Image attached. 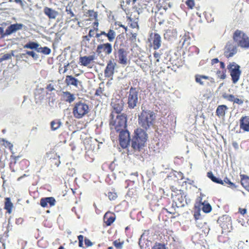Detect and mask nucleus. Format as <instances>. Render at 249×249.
<instances>
[{
  "instance_id": "1",
  "label": "nucleus",
  "mask_w": 249,
  "mask_h": 249,
  "mask_svg": "<svg viewBox=\"0 0 249 249\" xmlns=\"http://www.w3.org/2000/svg\"><path fill=\"white\" fill-rule=\"evenodd\" d=\"M147 138V134L145 131L141 128L137 129L135 131V135L132 140V147L135 151L141 150L145 146Z\"/></svg>"
},
{
  "instance_id": "2",
  "label": "nucleus",
  "mask_w": 249,
  "mask_h": 249,
  "mask_svg": "<svg viewBox=\"0 0 249 249\" xmlns=\"http://www.w3.org/2000/svg\"><path fill=\"white\" fill-rule=\"evenodd\" d=\"M155 119V113L153 111L143 110L139 117V124L142 127L147 129L153 125Z\"/></svg>"
},
{
  "instance_id": "3",
  "label": "nucleus",
  "mask_w": 249,
  "mask_h": 249,
  "mask_svg": "<svg viewBox=\"0 0 249 249\" xmlns=\"http://www.w3.org/2000/svg\"><path fill=\"white\" fill-rule=\"evenodd\" d=\"M110 128L115 130L117 132L124 130L126 126V118L125 115H118L116 116L112 115L110 121Z\"/></svg>"
},
{
  "instance_id": "4",
  "label": "nucleus",
  "mask_w": 249,
  "mask_h": 249,
  "mask_svg": "<svg viewBox=\"0 0 249 249\" xmlns=\"http://www.w3.org/2000/svg\"><path fill=\"white\" fill-rule=\"evenodd\" d=\"M233 39L238 46L245 49L249 48V37L243 31L236 30L233 35Z\"/></svg>"
},
{
  "instance_id": "5",
  "label": "nucleus",
  "mask_w": 249,
  "mask_h": 249,
  "mask_svg": "<svg viewBox=\"0 0 249 249\" xmlns=\"http://www.w3.org/2000/svg\"><path fill=\"white\" fill-rule=\"evenodd\" d=\"M89 110V107L85 102L79 101L75 103L72 113L75 118L81 119L87 114Z\"/></svg>"
},
{
  "instance_id": "6",
  "label": "nucleus",
  "mask_w": 249,
  "mask_h": 249,
  "mask_svg": "<svg viewBox=\"0 0 249 249\" xmlns=\"http://www.w3.org/2000/svg\"><path fill=\"white\" fill-rule=\"evenodd\" d=\"M141 98L139 95L138 90L131 88L128 93L127 104L129 108L133 109L140 104Z\"/></svg>"
},
{
  "instance_id": "7",
  "label": "nucleus",
  "mask_w": 249,
  "mask_h": 249,
  "mask_svg": "<svg viewBox=\"0 0 249 249\" xmlns=\"http://www.w3.org/2000/svg\"><path fill=\"white\" fill-rule=\"evenodd\" d=\"M228 69L230 70L233 83L234 84L236 83L241 74V71L239 70L240 66L233 62L229 64Z\"/></svg>"
},
{
  "instance_id": "8",
  "label": "nucleus",
  "mask_w": 249,
  "mask_h": 249,
  "mask_svg": "<svg viewBox=\"0 0 249 249\" xmlns=\"http://www.w3.org/2000/svg\"><path fill=\"white\" fill-rule=\"evenodd\" d=\"M119 132L120 144L122 148L127 147L130 142V135L128 131L124 130Z\"/></svg>"
},
{
  "instance_id": "9",
  "label": "nucleus",
  "mask_w": 249,
  "mask_h": 249,
  "mask_svg": "<svg viewBox=\"0 0 249 249\" xmlns=\"http://www.w3.org/2000/svg\"><path fill=\"white\" fill-rule=\"evenodd\" d=\"M238 51L237 47L231 42H228L225 47L224 55L227 57H231L235 55Z\"/></svg>"
},
{
  "instance_id": "10",
  "label": "nucleus",
  "mask_w": 249,
  "mask_h": 249,
  "mask_svg": "<svg viewBox=\"0 0 249 249\" xmlns=\"http://www.w3.org/2000/svg\"><path fill=\"white\" fill-rule=\"evenodd\" d=\"M96 57L95 53L88 56H81L79 58V62L81 65L91 68V64L93 60L96 59Z\"/></svg>"
},
{
  "instance_id": "11",
  "label": "nucleus",
  "mask_w": 249,
  "mask_h": 249,
  "mask_svg": "<svg viewBox=\"0 0 249 249\" xmlns=\"http://www.w3.org/2000/svg\"><path fill=\"white\" fill-rule=\"evenodd\" d=\"M112 45L109 43L99 45L97 48V52L99 53L103 52L106 54H110L112 53Z\"/></svg>"
},
{
  "instance_id": "12",
  "label": "nucleus",
  "mask_w": 249,
  "mask_h": 249,
  "mask_svg": "<svg viewBox=\"0 0 249 249\" xmlns=\"http://www.w3.org/2000/svg\"><path fill=\"white\" fill-rule=\"evenodd\" d=\"M65 81L68 86H73L78 89L82 87L81 82L71 75H67Z\"/></svg>"
},
{
  "instance_id": "13",
  "label": "nucleus",
  "mask_w": 249,
  "mask_h": 249,
  "mask_svg": "<svg viewBox=\"0 0 249 249\" xmlns=\"http://www.w3.org/2000/svg\"><path fill=\"white\" fill-rule=\"evenodd\" d=\"M23 24L16 23L14 24H12L6 29L5 33L4 34V36H9L10 35L17 31L19 30L22 29L23 27Z\"/></svg>"
},
{
  "instance_id": "14",
  "label": "nucleus",
  "mask_w": 249,
  "mask_h": 249,
  "mask_svg": "<svg viewBox=\"0 0 249 249\" xmlns=\"http://www.w3.org/2000/svg\"><path fill=\"white\" fill-rule=\"evenodd\" d=\"M115 66L116 63L113 61H109L105 71L106 77H110L113 74Z\"/></svg>"
},
{
  "instance_id": "15",
  "label": "nucleus",
  "mask_w": 249,
  "mask_h": 249,
  "mask_svg": "<svg viewBox=\"0 0 249 249\" xmlns=\"http://www.w3.org/2000/svg\"><path fill=\"white\" fill-rule=\"evenodd\" d=\"M40 204L42 207H47L48 204L51 206H53L55 204V200L53 197L43 198L41 199Z\"/></svg>"
},
{
  "instance_id": "16",
  "label": "nucleus",
  "mask_w": 249,
  "mask_h": 249,
  "mask_svg": "<svg viewBox=\"0 0 249 249\" xmlns=\"http://www.w3.org/2000/svg\"><path fill=\"white\" fill-rule=\"evenodd\" d=\"M111 106L116 113L118 114L123 110L124 103L122 100H115L111 102Z\"/></svg>"
},
{
  "instance_id": "17",
  "label": "nucleus",
  "mask_w": 249,
  "mask_h": 249,
  "mask_svg": "<svg viewBox=\"0 0 249 249\" xmlns=\"http://www.w3.org/2000/svg\"><path fill=\"white\" fill-rule=\"evenodd\" d=\"M152 46L154 49L157 50L159 49L161 46V39L160 36L158 34H154L152 38Z\"/></svg>"
},
{
  "instance_id": "18",
  "label": "nucleus",
  "mask_w": 249,
  "mask_h": 249,
  "mask_svg": "<svg viewBox=\"0 0 249 249\" xmlns=\"http://www.w3.org/2000/svg\"><path fill=\"white\" fill-rule=\"evenodd\" d=\"M240 128L245 131H249V117H242L240 120Z\"/></svg>"
},
{
  "instance_id": "19",
  "label": "nucleus",
  "mask_w": 249,
  "mask_h": 249,
  "mask_svg": "<svg viewBox=\"0 0 249 249\" xmlns=\"http://www.w3.org/2000/svg\"><path fill=\"white\" fill-rule=\"evenodd\" d=\"M44 12L50 19H55L58 15V13L49 7H45L44 9Z\"/></svg>"
},
{
  "instance_id": "20",
  "label": "nucleus",
  "mask_w": 249,
  "mask_h": 249,
  "mask_svg": "<svg viewBox=\"0 0 249 249\" xmlns=\"http://www.w3.org/2000/svg\"><path fill=\"white\" fill-rule=\"evenodd\" d=\"M115 219V217L114 214L109 212L106 213L104 217V222L107 226L110 225Z\"/></svg>"
},
{
  "instance_id": "21",
  "label": "nucleus",
  "mask_w": 249,
  "mask_h": 249,
  "mask_svg": "<svg viewBox=\"0 0 249 249\" xmlns=\"http://www.w3.org/2000/svg\"><path fill=\"white\" fill-rule=\"evenodd\" d=\"M62 96L64 101L69 103H71L75 99L74 95L68 91L63 92Z\"/></svg>"
},
{
  "instance_id": "22",
  "label": "nucleus",
  "mask_w": 249,
  "mask_h": 249,
  "mask_svg": "<svg viewBox=\"0 0 249 249\" xmlns=\"http://www.w3.org/2000/svg\"><path fill=\"white\" fill-rule=\"evenodd\" d=\"M228 108V107L226 105L218 106L216 110L217 115L219 117H223Z\"/></svg>"
},
{
  "instance_id": "23",
  "label": "nucleus",
  "mask_w": 249,
  "mask_h": 249,
  "mask_svg": "<svg viewBox=\"0 0 249 249\" xmlns=\"http://www.w3.org/2000/svg\"><path fill=\"white\" fill-rule=\"evenodd\" d=\"M119 59L120 63L126 65L127 63V57L126 54L122 49L119 50Z\"/></svg>"
},
{
  "instance_id": "24",
  "label": "nucleus",
  "mask_w": 249,
  "mask_h": 249,
  "mask_svg": "<svg viewBox=\"0 0 249 249\" xmlns=\"http://www.w3.org/2000/svg\"><path fill=\"white\" fill-rule=\"evenodd\" d=\"M178 33L176 29L167 30L164 34V38L167 39H170L171 37H176Z\"/></svg>"
},
{
  "instance_id": "25",
  "label": "nucleus",
  "mask_w": 249,
  "mask_h": 249,
  "mask_svg": "<svg viewBox=\"0 0 249 249\" xmlns=\"http://www.w3.org/2000/svg\"><path fill=\"white\" fill-rule=\"evenodd\" d=\"M39 46L40 45L37 43L34 42H30L26 44L24 46L23 48L26 49H34L37 52Z\"/></svg>"
},
{
  "instance_id": "26",
  "label": "nucleus",
  "mask_w": 249,
  "mask_h": 249,
  "mask_svg": "<svg viewBox=\"0 0 249 249\" xmlns=\"http://www.w3.org/2000/svg\"><path fill=\"white\" fill-rule=\"evenodd\" d=\"M196 81L201 85H204L205 82L204 80L209 79V77L205 75H196L195 76Z\"/></svg>"
},
{
  "instance_id": "27",
  "label": "nucleus",
  "mask_w": 249,
  "mask_h": 249,
  "mask_svg": "<svg viewBox=\"0 0 249 249\" xmlns=\"http://www.w3.org/2000/svg\"><path fill=\"white\" fill-rule=\"evenodd\" d=\"M207 177L210 178L213 181L221 184H224V182L220 178H216L213 174L212 172H209L207 173Z\"/></svg>"
},
{
  "instance_id": "28",
  "label": "nucleus",
  "mask_w": 249,
  "mask_h": 249,
  "mask_svg": "<svg viewBox=\"0 0 249 249\" xmlns=\"http://www.w3.org/2000/svg\"><path fill=\"white\" fill-rule=\"evenodd\" d=\"M241 183L242 186L249 192V178L244 176L241 179Z\"/></svg>"
},
{
  "instance_id": "29",
  "label": "nucleus",
  "mask_w": 249,
  "mask_h": 249,
  "mask_svg": "<svg viewBox=\"0 0 249 249\" xmlns=\"http://www.w3.org/2000/svg\"><path fill=\"white\" fill-rule=\"evenodd\" d=\"M13 206V205L11 202L10 198H6L5 202V208L7 210L8 213H11Z\"/></svg>"
},
{
  "instance_id": "30",
  "label": "nucleus",
  "mask_w": 249,
  "mask_h": 249,
  "mask_svg": "<svg viewBox=\"0 0 249 249\" xmlns=\"http://www.w3.org/2000/svg\"><path fill=\"white\" fill-rule=\"evenodd\" d=\"M116 36L115 32L111 29H110L107 33V37L109 41L112 42L115 39Z\"/></svg>"
},
{
  "instance_id": "31",
  "label": "nucleus",
  "mask_w": 249,
  "mask_h": 249,
  "mask_svg": "<svg viewBox=\"0 0 249 249\" xmlns=\"http://www.w3.org/2000/svg\"><path fill=\"white\" fill-rule=\"evenodd\" d=\"M202 205V210L204 213H208L212 211V207L209 203L204 202Z\"/></svg>"
},
{
  "instance_id": "32",
  "label": "nucleus",
  "mask_w": 249,
  "mask_h": 249,
  "mask_svg": "<svg viewBox=\"0 0 249 249\" xmlns=\"http://www.w3.org/2000/svg\"><path fill=\"white\" fill-rule=\"evenodd\" d=\"M51 128L53 130H55L60 127L61 123L59 121H53L51 123Z\"/></svg>"
},
{
  "instance_id": "33",
  "label": "nucleus",
  "mask_w": 249,
  "mask_h": 249,
  "mask_svg": "<svg viewBox=\"0 0 249 249\" xmlns=\"http://www.w3.org/2000/svg\"><path fill=\"white\" fill-rule=\"evenodd\" d=\"M224 185H227L229 187L233 189L236 188V185L231 182L228 178H225L223 180Z\"/></svg>"
},
{
  "instance_id": "34",
  "label": "nucleus",
  "mask_w": 249,
  "mask_h": 249,
  "mask_svg": "<svg viewBox=\"0 0 249 249\" xmlns=\"http://www.w3.org/2000/svg\"><path fill=\"white\" fill-rule=\"evenodd\" d=\"M222 97L224 99L231 102H233L235 96L232 94H229L226 93H224L222 95Z\"/></svg>"
},
{
  "instance_id": "35",
  "label": "nucleus",
  "mask_w": 249,
  "mask_h": 249,
  "mask_svg": "<svg viewBox=\"0 0 249 249\" xmlns=\"http://www.w3.org/2000/svg\"><path fill=\"white\" fill-rule=\"evenodd\" d=\"M37 52H41L44 54H48L51 52V50L47 47H41L39 46Z\"/></svg>"
},
{
  "instance_id": "36",
  "label": "nucleus",
  "mask_w": 249,
  "mask_h": 249,
  "mask_svg": "<svg viewBox=\"0 0 249 249\" xmlns=\"http://www.w3.org/2000/svg\"><path fill=\"white\" fill-rule=\"evenodd\" d=\"M113 245L117 249H122L123 247L124 242H120L119 240L114 241Z\"/></svg>"
},
{
  "instance_id": "37",
  "label": "nucleus",
  "mask_w": 249,
  "mask_h": 249,
  "mask_svg": "<svg viewBox=\"0 0 249 249\" xmlns=\"http://www.w3.org/2000/svg\"><path fill=\"white\" fill-rule=\"evenodd\" d=\"M108 197L110 200H113L117 197V195L115 192H109L108 193Z\"/></svg>"
},
{
  "instance_id": "38",
  "label": "nucleus",
  "mask_w": 249,
  "mask_h": 249,
  "mask_svg": "<svg viewBox=\"0 0 249 249\" xmlns=\"http://www.w3.org/2000/svg\"><path fill=\"white\" fill-rule=\"evenodd\" d=\"M185 3L186 5L190 8L192 9L195 5V1L194 0H187L185 1Z\"/></svg>"
},
{
  "instance_id": "39",
  "label": "nucleus",
  "mask_w": 249,
  "mask_h": 249,
  "mask_svg": "<svg viewBox=\"0 0 249 249\" xmlns=\"http://www.w3.org/2000/svg\"><path fill=\"white\" fill-rule=\"evenodd\" d=\"M27 54L31 56L33 58L36 59L38 58V55L34 51H26Z\"/></svg>"
},
{
  "instance_id": "40",
  "label": "nucleus",
  "mask_w": 249,
  "mask_h": 249,
  "mask_svg": "<svg viewBox=\"0 0 249 249\" xmlns=\"http://www.w3.org/2000/svg\"><path fill=\"white\" fill-rule=\"evenodd\" d=\"M1 141L3 142V145L5 147L11 148L13 146V145L10 142H8L4 139H2Z\"/></svg>"
},
{
  "instance_id": "41",
  "label": "nucleus",
  "mask_w": 249,
  "mask_h": 249,
  "mask_svg": "<svg viewBox=\"0 0 249 249\" xmlns=\"http://www.w3.org/2000/svg\"><path fill=\"white\" fill-rule=\"evenodd\" d=\"M233 103L238 105H242L244 103V100L242 99H240L235 97Z\"/></svg>"
},
{
  "instance_id": "42",
  "label": "nucleus",
  "mask_w": 249,
  "mask_h": 249,
  "mask_svg": "<svg viewBox=\"0 0 249 249\" xmlns=\"http://www.w3.org/2000/svg\"><path fill=\"white\" fill-rule=\"evenodd\" d=\"M11 58V55L10 54H4L2 57L0 58V61H4L8 59H10Z\"/></svg>"
},
{
  "instance_id": "43",
  "label": "nucleus",
  "mask_w": 249,
  "mask_h": 249,
  "mask_svg": "<svg viewBox=\"0 0 249 249\" xmlns=\"http://www.w3.org/2000/svg\"><path fill=\"white\" fill-rule=\"evenodd\" d=\"M88 12L90 17H93L95 18H97L98 14L96 12H94L93 10H89Z\"/></svg>"
},
{
  "instance_id": "44",
  "label": "nucleus",
  "mask_w": 249,
  "mask_h": 249,
  "mask_svg": "<svg viewBox=\"0 0 249 249\" xmlns=\"http://www.w3.org/2000/svg\"><path fill=\"white\" fill-rule=\"evenodd\" d=\"M160 54L158 52H155L154 53V56L156 59V62H160Z\"/></svg>"
},
{
  "instance_id": "45",
  "label": "nucleus",
  "mask_w": 249,
  "mask_h": 249,
  "mask_svg": "<svg viewBox=\"0 0 249 249\" xmlns=\"http://www.w3.org/2000/svg\"><path fill=\"white\" fill-rule=\"evenodd\" d=\"M152 249H165L164 246L161 244L155 245Z\"/></svg>"
},
{
  "instance_id": "46",
  "label": "nucleus",
  "mask_w": 249,
  "mask_h": 249,
  "mask_svg": "<svg viewBox=\"0 0 249 249\" xmlns=\"http://www.w3.org/2000/svg\"><path fill=\"white\" fill-rule=\"evenodd\" d=\"M85 244L87 247H90L92 246V243L88 239H85Z\"/></svg>"
},
{
  "instance_id": "47",
  "label": "nucleus",
  "mask_w": 249,
  "mask_h": 249,
  "mask_svg": "<svg viewBox=\"0 0 249 249\" xmlns=\"http://www.w3.org/2000/svg\"><path fill=\"white\" fill-rule=\"evenodd\" d=\"M224 219H226L227 220V221H228L229 222H231V217H229V216L228 215H224L223 216V217H222L220 219V221H222V220H224Z\"/></svg>"
},
{
  "instance_id": "48",
  "label": "nucleus",
  "mask_w": 249,
  "mask_h": 249,
  "mask_svg": "<svg viewBox=\"0 0 249 249\" xmlns=\"http://www.w3.org/2000/svg\"><path fill=\"white\" fill-rule=\"evenodd\" d=\"M186 203V201H184L183 199L181 198V200L180 201V204H178V207H183Z\"/></svg>"
},
{
  "instance_id": "49",
  "label": "nucleus",
  "mask_w": 249,
  "mask_h": 249,
  "mask_svg": "<svg viewBox=\"0 0 249 249\" xmlns=\"http://www.w3.org/2000/svg\"><path fill=\"white\" fill-rule=\"evenodd\" d=\"M17 3H19L21 7L24 6V3L22 0H14Z\"/></svg>"
},
{
  "instance_id": "50",
  "label": "nucleus",
  "mask_w": 249,
  "mask_h": 249,
  "mask_svg": "<svg viewBox=\"0 0 249 249\" xmlns=\"http://www.w3.org/2000/svg\"><path fill=\"white\" fill-rule=\"evenodd\" d=\"M239 212L242 214H244L247 213V210L246 209H239Z\"/></svg>"
},
{
  "instance_id": "51",
  "label": "nucleus",
  "mask_w": 249,
  "mask_h": 249,
  "mask_svg": "<svg viewBox=\"0 0 249 249\" xmlns=\"http://www.w3.org/2000/svg\"><path fill=\"white\" fill-rule=\"evenodd\" d=\"M94 32L93 30H90L89 31V37H92L94 36Z\"/></svg>"
},
{
  "instance_id": "52",
  "label": "nucleus",
  "mask_w": 249,
  "mask_h": 249,
  "mask_svg": "<svg viewBox=\"0 0 249 249\" xmlns=\"http://www.w3.org/2000/svg\"><path fill=\"white\" fill-rule=\"evenodd\" d=\"M47 89L49 91H53V90H54L53 87L51 84H50L49 86H48Z\"/></svg>"
},
{
  "instance_id": "53",
  "label": "nucleus",
  "mask_w": 249,
  "mask_h": 249,
  "mask_svg": "<svg viewBox=\"0 0 249 249\" xmlns=\"http://www.w3.org/2000/svg\"><path fill=\"white\" fill-rule=\"evenodd\" d=\"M66 11L68 12V14H71V17H74V15L73 13L71 10H68V9H67Z\"/></svg>"
},
{
  "instance_id": "54",
  "label": "nucleus",
  "mask_w": 249,
  "mask_h": 249,
  "mask_svg": "<svg viewBox=\"0 0 249 249\" xmlns=\"http://www.w3.org/2000/svg\"><path fill=\"white\" fill-rule=\"evenodd\" d=\"M79 242L83 241L84 236L82 235H80L78 236Z\"/></svg>"
},
{
  "instance_id": "55",
  "label": "nucleus",
  "mask_w": 249,
  "mask_h": 249,
  "mask_svg": "<svg viewBox=\"0 0 249 249\" xmlns=\"http://www.w3.org/2000/svg\"><path fill=\"white\" fill-rule=\"evenodd\" d=\"M218 62V60L217 58L213 59L212 60V64L217 63Z\"/></svg>"
},
{
  "instance_id": "56",
  "label": "nucleus",
  "mask_w": 249,
  "mask_h": 249,
  "mask_svg": "<svg viewBox=\"0 0 249 249\" xmlns=\"http://www.w3.org/2000/svg\"><path fill=\"white\" fill-rule=\"evenodd\" d=\"M182 39H183V41L182 44L184 45L185 42L187 41V38L186 37L184 36V37H183Z\"/></svg>"
},
{
  "instance_id": "57",
  "label": "nucleus",
  "mask_w": 249,
  "mask_h": 249,
  "mask_svg": "<svg viewBox=\"0 0 249 249\" xmlns=\"http://www.w3.org/2000/svg\"><path fill=\"white\" fill-rule=\"evenodd\" d=\"M101 36H102L101 33H97L96 34V36H96V38H99Z\"/></svg>"
},
{
  "instance_id": "58",
  "label": "nucleus",
  "mask_w": 249,
  "mask_h": 249,
  "mask_svg": "<svg viewBox=\"0 0 249 249\" xmlns=\"http://www.w3.org/2000/svg\"><path fill=\"white\" fill-rule=\"evenodd\" d=\"M226 74L225 73H223V74L221 76L220 78L222 79H224L226 78Z\"/></svg>"
},
{
  "instance_id": "59",
  "label": "nucleus",
  "mask_w": 249,
  "mask_h": 249,
  "mask_svg": "<svg viewBox=\"0 0 249 249\" xmlns=\"http://www.w3.org/2000/svg\"><path fill=\"white\" fill-rule=\"evenodd\" d=\"M84 38L85 39H86L88 41H89V36H84Z\"/></svg>"
},
{
  "instance_id": "60",
  "label": "nucleus",
  "mask_w": 249,
  "mask_h": 249,
  "mask_svg": "<svg viewBox=\"0 0 249 249\" xmlns=\"http://www.w3.org/2000/svg\"><path fill=\"white\" fill-rule=\"evenodd\" d=\"M199 214H197L196 213H195L194 214V216H195L196 219H198L199 218Z\"/></svg>"
},
{
  "instance_id": "61",
  "label": "nucleus",
  "mask_w": 249,
  "mask_h": 249,
  "mask_svg": "<svg viewBox=\"0 0 249 249\" xmlns=\"http://www.w3.org/2000/svg\"><path fill=\"white\" fill-rule=\"evenodd\" d=\"M220 66L222 68H224L225 67L224 63L222 62H220Z\"/></svg>"
},
{
  "instance_id": "62",
  "label": "nucleus",
  "mask_w": 249,
  "mask_h": 249,
  "mask_svg": "<svg viewBox=\"0 0 249 249\" xmlns=\"http://www.w3.org/2000/svg\"><path fill=\"white\" fill-rule=\"evenodd\" d=\"M26 54H26V52L25 53H22L20 54V57H25Z\"/></svg>"
},
{
  "instance_id": "63",
  "label": "nucleus",
  "mask_w": 249,
  "mask_h": 249,
  "mask_svg": "<svg viewBox=\"0 0 249 249\" xmlns=\"http://www.w3.org/2000/svg\"><path fill=\"white\" fill-rule=\"evenodd\" d=\"M101 33V35H104V36H107V33H106V32H104V31H102Z\"/></svg>"
},
{
  "instance_id": "64",
  "label": "nucleus",
  "mask_w": 249,
  "mask_h": 249,
  "mask_svg": "<svg viewBox=\"0 0 249 249\" xmlns=\"http://www.w3.org/2000/svg\"><path fill=\"white\" fill-rule=\"evenodd\" d=\"M3 33V29L2 28L0 27V34H2Z\"/></svg>"
}]
</instances>
